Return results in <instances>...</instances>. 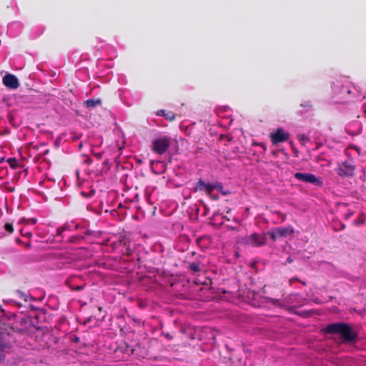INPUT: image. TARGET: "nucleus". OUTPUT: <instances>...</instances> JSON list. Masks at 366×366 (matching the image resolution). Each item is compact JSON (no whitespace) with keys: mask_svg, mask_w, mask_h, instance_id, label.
I'll use <instances>...</instances> for the list:
<instances>
[{"mask_svg":"<svg viewBox=\"0 0 366 366\" xmlns=\"http://www.w3.org/2000/svg\"><path fill=\"white\" fill-rule=\"evenodd\" d=\"M39 317V315H35L34 317L31 316V322H29V327H33L37 330H39L40 327L38 326Z\"/></svg>","mask_w":366,"mask_h":366,"instance_id":"15","label":"nucleus"},{"mask_svg":"<svg viewBox=\"0 0 366 366\" xmlns=\"http://www.w3.org/2000/svg\"><path fill=\"white\" fill-rule=\"evenodd\" d=\"M293 232L294 230L292 227H276L269 231L268 234L270 235L273 241H275L277 238L287 237Z\"/></svg>","mask_w":366,"mask_h":366,"instance_id":"5","label":"nucleus"},{"mask_svg":"<svg viewBox=\"0 0 366 366\" xmlns=\"http://www.w3.org/2000/svg\"><path fill=\"white\" fill-rule=\"evenodd\" d=\"M270 137L272 142L274 144H277L287 141L289 138V133L285 132L282 128H278L274 133L271 134Z\"/></svg>","mask_w":366,"mask_h":366,"instance_id":"7","label":"nucleus"},{"mask_svg":"<svg viewBox=\"0 0 366 366\" xmlns=\"http://www.w3.org/2000/svg\"><path fill=\"white\" fill-rule=\"evenodd\" d=\"M300 106L304 108H311L312 107V104L310 102H305V103L301 104Z\"/></svg>","mask_w":366,"mask_h":366,"instance_id":"29","label":"nucleus"},{"mask_svg":"<svg viewBox=\"0 0 366 366\" xmlns=\"http://www.w3.org/2000/svg\"><path fill=\"white\" fill-rule=\"evenodd\" d=\"M82 147V143H80L79 147L81 148Z\"/></svg>","mask_w":366,"mask_h":366,"instance_id":"41","label":"nucleus"},{"mask_svg":"<svg viewBox=\"0 0 366 366\" xmlns=\"http://www.w3.org/2000/svg\"><path fill=\"white\" fill-rule=\"evenodd\" d=\"M86 237L81 235V234H77L74 235L69 238L68 242L70 243H79L82 240H86Z\"/></svg>","mask_w":366,"mask_h":366,"instance_id":"12","label":"nucleus"},{"mask_svg":"<svg viewBox=\"0 0 366 366\" xmlns=\"http://www.w3.org/2000/svg\"><path fill=\"white\" fill-rule=\"evenodd\" d=\"M4 161V157H0V163Z\"/></svg>","mask_w":366,"mask_h":366,"instance_id":"38","label":"nucleus"},{"mask_svg":"<svg viewBox=\"0 0 366 366\" xmlns=\"http://www.w3.org/2000/svg\"><path fill=\"white\" fill-rule=\"evenodd\" d=\"M21 297H22L24 298V300L26 302L28 300V299L31 298L30 296L24 294V292H21V291H18L17 292Z\"/></svg>","mask_w":366,"mask_h":366,"instance_id":"28","label":"nucleus"},{"mask_svg":"<svg viewBox=\"0 0 366 366\" xmlns=\"http://www.w3.org/2000/svg\"><path fill=\"white\" fill-rule=\"evenodd\" d=\"M294 177L300 182L311 183L317 186L322 184V181L319 178L310 173L296 172L294 174Z\"/></svg>","mask_w":366,"mask_h":366,"instance_id":"4","label":"nucleus"},{"mask_svg":"<svg viewBox=\"0 0 366 366\" xmlns=\"http://www.w3.org/2000/svg\"><path fill=\"white\" fill-rule=\"evenodd\" d=\"M16 242H20V239L19 238H16Z\"/></svg>","mask_w":366,"mask_h":366,"instance_id":"44","label":"nucleus"},{"mask_svg":"<svg viewBox=\"0 0 366 366\" xmlns=\"http://www.w3.org/2000/svg\"><path fill=\"white\" fill-rule=\"evenodd\" d=\"M4 229L9 233H12L14 232L13 225L11 223H6L4 225Z\"/></svg>","mask_w":366,"mask_h":366,"instance_id":"25","label":"nucleus"},{"mask_svg":"<svg viewBox=\"0 0 366 366\" xmlns=\"http://www.w3.org/2000/svg\"><path fill=\"white\" fill-rule=\"evenodd\" d=\"M84 237H86V240H88L90 237H100L102 234V231H94L89 229H86L84 232Z\"/></svg>","mask_w":366,"mask_h":366,"instance_id":"9","label":"nucleus"},{"mask_svg":"<svg viewBox=\"0 0 366 366\" xmlns=\"http://www.w3.org/2000/svg\"><path fill=\"white\" fill-rule=\"evenodd\" d=\"M214 187V184H207L205 187V191L207 194H211L216 187Z\"/></svg>","mask_w":366,"mask_h":366,"instance_id":"23","label":"nucleus"},{"mask_svg":"<svg viewBox=\"0 0 366 366\" xmlns=\"http://www.w3.org/2000/svg\"><path fill=\"white\" fill-rule=\"evenodd\" d=\"M164 335H165V337L169 339V340H172L173 337L172 335H170L169 333H167V334H164Z\"/></svg>","mask_w":366,"mask_h":366,"instance_id":"34","label":"nucleus"},{"mask_svg":"<svg viewBox=\"0 0 366 366\" xmlns=\"http://www.w3.org/2000/svg\"><path fill=\"white\" fill-rule=\"evenodd\" d=\"M5 354L4 352H0V362L4 361L5 360Z\"/></svg>","mask_w":366,"mask_h":366,"instance_id":"32","label":"nucleus"},{"mask_svg":"<svg viewBox=\"0 0 366 366\" xmlns=\"http://www.w3.org/2000/svg\"><path fill=\"white\" fill-rule=\"evenodd\" d=\"M69 284V287L71 288V290H74V291H81L84 289L85 285H81V286H74L72 285H71L70 283H68Z\"/></svg>","mask_w":366,"mask_h":366,"instance_id":"24","label":"nucleus"},{"mask_svg":"<svg viewBox=\"0 0 366 366\" xmlns=\"http://www.w3.org/2000/svg\"><path fill=\"white\" fill-rule=\"evenodd\" d=\"M92 160L89 158V159H86L84 162H86V163H90V162H92Z\"/></svg>","mask_w":366,"mask_h":366,"instance_id":"37","label":"nucleus"},{"mask_svg":"<svg viewBox=\"0 0 366 366\" xmlns=\"http://www.w3.org/2000/svg\"><path fill=\"white\" fill-rule=\"evenodd\" d=\"M268 302H271L272 304L276 306L280 305V301L278 299L268 298Z\"/></svg>","mask_w":366,"mask_h":366,"instance_id":"27","label":"nucleus"},{"mask_svg":"<svg viewBox=\"0 0 366 366\" xmlns=\"http://www.w3.org/2000/svg\"><path fill=\"white\" fill-rule=\"evenodd\" d=\"M292 280H298L297 278H293L292 280H291V281Z\"/></svg>","mask_w":366,"mask_h":366,"instance_id":"42","label":"nucleus"},{"mask_svg":"<svg viewBox=\"0 0 366 366\" xmlns=\"http://www.w3.org/2000/svg\"><path fill=\"white\" fill-rule=\"evenodd\" d=\"M96 156H97L98 158H101L102 154H96Z\"/></svg>","mask_w":366,"mask_h":366,"instance_id":"39","label":"nucleus"},{"mask_svg":"<svg viewBox=\"0 0 366 366\" xmlns=\"http://www.w3.org/2000/svg\"><path fill=\"white\" fill-rule=\"evenodd\" d=\"M188 268L194 273H197L201 271L200 264L199 262H191L188 265Z\"/></svg>","mask_w":366,"mask_h":366,"instance_id":"13","label":"nucleus"},{"mask_svg":"<svg viewBox=\"0 0 366 366\" xmlns=\"http://www.w3.org/2000/svg\"><path fill=\"white\" fill-rule=\"evenodd\" d=\"M206 184L207 183H205L202 179H199L195 187L194 188V192H197L198 190L202 191L205 189Z\"/></svg>","mask_w":366,"mask_h":366,"instance_id":"14","label":"nucleus"},{"mask_svg":"<svg viewBox=\"0 0 366 366\" xmlns=\"http://www.w3.org/2000/svg\"><path fill=\"white\" fill-rule=\"evenodd\" d=\"M7 162L9 164L11 167H17V160L15 158H9V159H7Z\"/></svg>","mask_w":366,"mask_h":366,"instance_id":"22","label":"nucleus"},{"mask_svg":"<svg viewBox=\"0 0 366 366\" xmlns=\"http://www.w3.org/2000/svg\"><path fill=\"white\" fill-rule=\"evenodd\" d=\"M297 138L302 145H305V142L310 140L309 137L305 134H298Z\"/></svg>","mask_w":366,"mask_h":366,"instance_id":"20","label":"nucleus"},{"mask_svg":"<svg viewBox=\"0 0 366 366\" xmlns=\"http://www.w3.org/2000/svg\"><path fill=\"white\" fill-rule=\"evenodd\" d=\"M4 84L11 89L19 87V83L17 77L13 74H7L3 77Z\"/></svg>","mask_w":366,"mask_h":366,"instance_id":"8","label":"nucleus"},{"mask_svg":"<svg viewBox=\"0 0 366 366\" xmlns=\"http://www.w3.org/2000/svg\"><path fill=\"white\" fill-rule=\"evenodd\" d=\"M9 347V344L4 342L0 340V352H4V349Z\"/></svg>","mask_w":366,"mask_h":366,"instance_id":"26","label":"nucleus"},{"mask_svg":"<svg viewBox=\"0 0 366 366\" xmlns=\"http://www.w3.org/2000/svg\"><path fill=\"white\" fill-rule=\"evenodd\" d=\"M171 144V139L167 137L157 138L153 141L152 149L159 154H164Z\"/></svg>","mask_w":366,"mask_h":366,"instance_id":"3","label":"nucleus"},{"mask_svg":"<svg viewBox=\"0 0 366 366\" xmlns=\"http://www.w3.org/2000/svg\"><path fill=\"white\" fill-rule=\"evenodd\" d=\"M71 224L70 223L66 222L62 227H59L56 229V236L57 237H61L63 232H64L66 230H71Z\"/></svg>","mask_w":366,"mask_h":366,"instance_id":"11","label":"nucleus"},{"mask_svg":"<svg viewBox=\"0 0 366 366\" xmlns=\"http://www.w3.org/2000/svg\"><path fill=\"white\" fill-rule=\"evenodd\" d=\"M12 330L14 332H19V333H21L23 331H24V329H16L14 327H12Z\"/></svg>","mask_w":366,"mask_h":366,"instance_id":"33","label":"nucleus"},{"mask_svg":"<svg viewBox=\"0 0 366 366\" xmlns=\"http://www.w3.org/2000/svg\"><path fill=\"white\" fill-rule=\"evenodd\" d=\"M352 212H349V215H352Z\"/></svg>","mask_w":366,"mask_h":366,"instance_id":"45","label":"nucleus"},{"mask_svg":"<svg viewBox=\"0 0 366 366\" xmlns=\"http://www.w3.org/2000/svg\"><path fill=\"white\" fill-rule=\"evenodd\" d=\"M158 115L164 116L168 120H173L174 119V114L172 112L165 113L164 110H160L157 112Z\"/></svg>","mask_w":366,"mask_h":366,"instance_id":"16","label":"nucleus"},{"mask_svg":"<svg viewBox=\"0 0 366 366\" xmlns=\"http://www.w3.org/2000/svg\"><path fill=\"white\" fill-rule=\"evenodd\" d=\"M214 187H216L215 189H217L218 192H221L224 195H227V194H229V191L223 190V185L222 183H219V182L215 183Z\"/></svg>","mask_w":366,"mask_h":366,"instance_id":"19","label":"nucleus"},{"mask_svg":"<svg viewBox=\"0 0 366 366\" xmlns=\"http://www.w3.org/2000/svg\"><path fill=\"white\" fill-rule=\"evenodd\" d=\"M125 249V252H124L125 254H127V256L132 255L133 251L130 248V246L127 247V249Z\"/></svg>","mask_w":366,"mask_h":366,"instance_id":"30","label":"nucleus"},{"mask_svg":"<svg viewBox=\"0 0 366 366\" xmlns=\"http://www.w3.org/2000/svg\"><path fill=\"white\" fill-rule=\"evenodd\" d=\"M29 322H31V316L23 317L20 320V325L24 327V329H27L29 327Z\"/></svg>","mask_w":366,"mask_h":366,"instance_id":"17","label":"nucleus"},{"mask_svg":"<svg viewBox=\"0 0 366 366\" xmlns=\"http://www.w3.org/2000/svg\"><path fill=\"white\" fill-rule=\"evenodd\" d=\"M266 234L253 233L250 235L239 236L237 238V243L242 246L261 247L266 244Z\"/></svg>","mask_w":366,"mask_h":366,"instance_id":"2","label":"nucleus"},{"mask_svg":"<svg viewBox=\"0 0 366 366\" xmlns=\"http://www.w3.org/2000/svg\"><path fill=\"white\" fill-rule=\"evenodd\" d=\"M355 172V166L348 161H345L339 165L337 173L341 177H352Z\"/></svg>","mask_w":366,"mask_h":366,"instance_id":"6","label":"nucleus"},{"mask_svg":"<svg viewBox=\"0 0 366 366\" xmlns=\"http://www.w3.org/2000/svg\"><path fill=\"white\" fill-rule=\"evenodd\" d=\"M3 333L0 332V340L1 339Z\"/></svg>","mask_w":366,"mask_h":366,"instance_id":"40","label":"nucleus"},{"mask_svg":"<svg viewBox=\"0 0 366 366\" xmlns=\"http://www.w3.org/2000/svg\"><path fill=\"white\" fill-rule=\"evenodd\" d=\"M322 331L325 334L340 335V341L345 344H355L358 339V334L352 326L342 322L330 324Z\"/></svg>","mask_w":366,"mask_h":366,"instance_id":"1","label":"nucleus"},{"mask_svg":"<svg viewBox=\"0 0 366 366\" xmlns=\"http://www.w3.org/2000/svg\"><path fill=\"white\" fill-rule=\"evenodd\" d=\"M119 243L123 247V248L127 249V247L130 246V240L126 237L123 236L119 238Z\"/></svg>","mask_w":366,"mask_h":366,"instance_id":"18","label":"nucleus"},{"mask_svg":"<svg viewBox=\"0 0 366 366\" xmlns=\"http://www.w3.org/2000/svg\"><path fill=\"white\" fill-rule=\"evenodd\" d=\"M25 247L26 248H29L31 247V244L29 242H27V243L25 244Z\"/></svg>","mask_w":366,"mask_h":366,"instance_id":"36","label":"nucleus"},{"mask_svg":"<svg viewBox=\"0 0 366 366\" xmlns=\"http://www.w3.org/2000/svg\"><path fill=\"white\" fill-rule=\"evenodd\" d=\"M78 138H79V137H74V139H76Z\"/></svg>","mask_w":366,"mask_h":366,"instance_id":"43","label":"nucleus"},{"mask_svg":"<svg viewBox=\"0 0 366 366\" xmlns=\"http://www.w3.org/2000/svg\"><path fill=\"white\" fill-rule=\"evenodd\" d=\"M74 228L76 229H85V227L82 226V225H80L79 224H75Z\"/></svg>","mask_w":366,"mask_h":366,"instance_id":"31","label":"nucleus"},{"mask_svg":"<svg viewBox=\"0 0 366 366\" xmlns=\"http://www.w3.org/2000/svg\"><path fill=\"white\" fill-rule=\"evenodd\" d=\"M21 222H22L25 224H34L36 223V218H31V219L22 218L21 219Z\"/></svg>","mask_w":366,"mask_h":366,"instance_id":"21","label":"nucleus"},{"mask_svg":"<svg viewBox=\"0 0 366 366\" xmlns=\"http://www.w3.org/2000/svg\"><path fill=\"white\" fill-rule=\"evenodd\" d=\"M287 262H289V263H291L292 262V259L290 257H289L287 259Z\"/></svg>","mask_w":366,"mask_h":366,"instance_id":"35","label":"nucleus"},{"mask_svg":"<svg viewBox=\"0 0 366 366\" xmlns=\"http://www.w3.org/2000/svg\"><path fill=\"white\" fill-rule=\"evenodd\" d=\"M85 105L88 108L95 107L102 104V100L100 99H88L84 102Z\"/></svg>","mask_w":366,"mask_h":366,"instance_id":"10","label":"nucleus"}]
</instances>
